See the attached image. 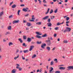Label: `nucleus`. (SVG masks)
Listing matches in <instances>:
<instances>
[{
  "label": "nucleus",
  "mask_w": 73,
  "mask_h": 73,
  "mask_svg": "<svg viewBox=\"0 0 73 73\" xmlns=\"http://www.w3.org/2000/svg\"><path fill=\"white\" fill-rule=\"evenodd\" d=\"M47 36V34H45L44 35L42 36L43 37H46Z\"/></svg>",
  "instance_id": "412c9836"
},
{
  "label": "nucleus",
  "mask_w": 73,
  "mask_h": 73,
  "mask_svg": "<svg viewBox=\"0 0 73 73\" xmlns=\"http://www.w3.org/2000/svg\"><path fill=\"white\" fill-rule=\"evenodd\" d=\"M68 0H65L64 2H65V3H67V2H68Z\"/></svg>",
  "instance_id": "052dcab7"
},
{
  "label": "nucleus",
  "mask_w": 73,
  "mask_h": 73,
  "mask_svg": "<svg viewBox=\"0 0 73 73\" xmlns=\"http://www.w3.org/2000/svg\"><path fill=\"white\" fill-rule=\"evenodd\" d=\"M22 45L23 46H25V47H26L27 46V45L25 44V43H24L22 44Z\"/></svg>",
  "instance_id": "7c9ffc66"
},
{
  "label": "nucleus",
  "mask_w": 73,
  "mask_h": 73,
  "mask_svg": "<svg viewBox=\"0 0 73 73\" xmlns=\"http://www.w3.org/2000/svg\"><path fill=\"white\" fill-rule=\"evenodd\" d=\"M61 73V72L59 71H56L55 72V73Z\"/></svg>",
  "instance_id": "cd10ccee"
},
{
  "label": "nucleus",
  "mask_w": 73,
  "mask_h": 73,
  "mask_svg": "<svg viewBox=\"0 0 73 73\" xmlns=\"http://www.w3.org/2000/svg\"><path fill=\"white\" fill-rule=\"evenodd\" d=\"M19 20L14 21L13 22V24H15V23H19Z\"/></svg>",
  "instance_id": "39448f33"
},
{
  "label": "nucleus",
  "mask_w": 73,
  "mask_h": 73,
  "mask_svg": "<svg viewBox=\"0 0 73 73\" xmlns=\"http://www.w3.org/2000/svg\"><path fill=\"white\" fill-rule=\"evenodd\" d=\"M54 37H56L57 36V34H54Z\"/></svg>",
  "instance_id": "09e8293b"
},
{
  "label": "nucleus",
  "mask_w": 73,
  "mask_h": 73,
  "mask_svg": "<svg viewBox=\"0 0 73 73\" xmlns=\"http://www.w3.org/2000/svg\"><path fill=\"white\" fill-rule=\"evenodd\" d=\"M29 15V14H27L25 15V17H27Z\"/></svg>",
  "instance_id": "49530a36"
},
{
  "label": "nucleus",
  "mask_w": 73,
  "mask_h": 73,
  "mask_svg": "<svg viewBox=\"0 0 73 73\" xmlns=\"http://www.w3.org/2000/svg\"><path fill=\"white\" fill-rule=\"evenodd\" d=\"M43 5L44 7H47V5H46L44 4Z\"/></svg>",
  "instance_id": "680f3d73"
},
{
  "label": "nucleus",
  "mask_w": 73,
  "mask_h": 73,
  "mask_svg": "<svg viewBox=\"0 0 73 73\" xmlns=\"http://www.w3.org/2000/svg\"><path fill=\"white\" fill-rule=\"evenodd\" d=\"M49 18V16H47L42 18L43 20H46Z\"/></svg>",
  "instance_id": "423d86ee"
},
{
  "label": "nucleus",
  "mask_w": 73,
  "mask_h": 73,
  "mask_svg": "<svg viewBox=\"0 0 73 73\" xmlns=\"http://www.w3.org/2000/svg\"><path fill=\"white\" fill-rule=\"evenodd\" d=\"M27 27H30V26L32 25V24H31V23H27Z\"/></svg>",
  "instance_id": "9d476101"
},
{
  "label": "nucleus",
  "mask_w": 73,
  "mask_h": 73,
  "mask_svg": "<svg viewBox=\"0 0 73 73\" xmlns=\"http://www.w3.org/2000/svg\"><path fill=\"white\" fill-rule=\"evenodd\" d=\"M52 17H51V20H52V19H54V17H55L54 16H52Z\"/></svg>",
  "instance_id": "2f4dec72"
},
{
  "label": "nucleus",
  "mask_w": 73,
  "mask_h": 73,
  "mask_svg": "<svg viewBox=\"0 0 73 73\" xmlns=\"http://www.w3.org/2000/svg\"><path fill=\"white\" fill-rule=\"evenodd\" d=\"M68 69H72V70H73V66H68L67 67Z\"/></svg>",
  "instance_id": "20e7f679"
},
{
  "label": "nucleus",
  "mask_w": 73,
  "mask_h": 73,
  "mask_svg": "<svg viewBox=\"0 0 73 73\" xmlns=\"http://www.w3.org/2000/svg\"><path fill=\"white\" fill-rule=\"evenodd\" d=\"M19 55H18L17 56L15 57L14 58V59L15 60H16V59H17V58H19Z\"/></svg>",
  "instance_id": "c85d7f7f"
},
{
  "label": "nucleus",
  "mask_w": 73,
  "mask_h": 73,
  "mask_svg": "<svg viewBox=\"0 0 73 73\" xmlns=\"http://www.w3.org/2000/svg\"><path fill=\"white\" fill-rule=\"evenodd\" d=\"M13 1L10 3V6H11V5H12V4H13Z\"/></svg>",
  "instance_id": "de8ad7c7"
},
{
  "label": "nucleus",
  "mask_w": 73,
  "mask_h": 73,
  "mask_svg": "<svg viewBox=\"0 0 73 73\" xmlns=\"http://www.w3.org/2000/svg\"><path fill=\"white\" fill-rule=\"evenodd\" d=\"M42 23L41 22H38V23H36V25H41V24Z\"/></svg>",
  "instance_id": "f3484780"
},
{
  "label": "nucleus",
  "mask_w": 73,
  "mask_h": 73,
  "mask_svg": "<svg viewBox=\"0 0 73 73\" xmlns=\"http://www.w3.org/2000/svg\"><path fill=\"white\" fill-rule=\"evenodd\" d=\"M29 52V50H23V53H28Z\"/></svg>",
  "instance_id": "9b49d317"
},
{
  "label": "nucleus",
  "mask_w": 73,
  "mask_h": 73,
  "mask_svg": "<svg viewBox=\"0 0 73 73\" xmlns=\"http://www.w3.org/2000/svg\"><path fill=\"white\" fill-rule=\"evenodd\" d=\"M34 46H31L29 49V51H31V50L33 49V48H34Z\"/></svg>",
  "instance_id": "0eeeda50"
},
{
  "label": "nucleus",
  "mask_w": 73,
  "mask_h": 73,
  "mask_svg": "<svg viewBox=\"0 0 73 73\" xmlns=\"http://www.w3.org/2000/svg\"><path fill=\"white\" fill-rule=\"evenodd\" d=\"M20 12V10H19L18 11V15H20L19 13Z\"/></svg>",
  "instance_id": "c9c22d12"
},
{
  "label": "nucleus",
  "mask_w": 73,
  "mask_h": 73,
  "mask_svg": "<svg viewBox=\"0 0 73 73\" xmlns=\"http://www.w3.org/2000/svg\"><path fill=\"white\" fill-rule=\"evenodd\" d=\"M36 55H33L32 57V58H35V57H36Z\"/></svg>",
  "instance_id": "a19ab883"
},
{
  "label": "nucleus",
  "mask_w": 73,
  "mask_h": 73,
  "mask_svg": "<svg viewBox=\"0 0 73 73\" xmlns=\"http://www.w3.org/2000/svg\"><path fill=\"white\" fill-rule=\"evenodd\" d=\"M36 38H42L41 36L37 35H36Z\"/></svg>",
  "instance_id": "2eb2a0df"
},
{
  "label": "nucleus",
  "mask_w": 73,
  "mask_h": 73,
  "mask_svg": "<svg viewBox=\"0 0 73 73\" xmlns=\"http://www.w3.org/2000/svg\"><path fill=\"white\" fill-rule=\"evenodd\" d=\"M23 23H27V22L26 21H25V20H24L23 21Z\"/></svg>",
  "instance_id": "338daca9"
},
{
  "label": "nucleus",
  "mask_w": 73,
  "mask_h": 73,
  "mask_svg": "<svg viewBox=\"0 0 73 73\" xmlns=\"http://www.w3.org/2000/svg\"><path fill=\"white\" fill-rule=\"evenodd\" d=\"M43 2L44 3H47L45 0H43Z\"/></svg>",
  "instance_id": "c03bdc74"
},
{
  "label": "nucleus",
  "mask_w": 73,
  "mask_h": 73,
  "mask_svg": "<svg viewBox=\"0 0 73 73\" xmlns=\"http://www.w3.org/2000/svg\"><path fill=\"white\" fill-rule=\"evenodd\" d=\"M23 39H24V40H26V39H27L26 36H23Z\"/></svg>",
  "instance_id": "e433bc0d"
},
{
  "label": "nucleus",
  "mask_w": 73,
  "mask_h": 73,
  "mask_svg": "<svg viewBox=\"0 0 73 73\" xmlns=\"http://www.w3.org/2000/svg\"><path fill=\"white\" fill-rule=\"evenodd\" d=\"M41 42H42L41 41H40L39 42L38 41H37L36 42V43L37 44H41Z\"/></svg>",
  "instance_id": "5701e85b"
},
{
  "label": "nucleus",
  "mask_w": 73,
  "mask_h": 73,
  "mask_svg": "<svg viewBox=\"0 0 73 73\" xmlns=\"http://www.w3.org/2000/svg\"><path fill=\"white\" fill-rule=\"evenodd\" d=\"M24 6H25V5L24 4H22L20 5L21 7H24Z\"/></svg>",
  "instance_id": "603ef678"
},
{
  "label": "nucleus",
  "mask_w": 73,
  "mask_h": 73,
  "mask_svg": "<svg viewBox=\"0 0 73 73\" xmlns=\"http://www.w3.org/2000/svg\"><path fill=\"white\" fill-rule=\"evenodd\" d=\"M27 41L29 42H31V41H32V39L31 38H27Z\"/></svg>",
  "instance_id": "1a4fd4ad"
},
{
  "label": "nucleus",
  "mask_w": 73,
  "mask_h": 73,
  "mask_svg": "<svg viewBox=\"0 0 73 73\" xmlns=\"http://www.w3.org/2000/svg\"><path fill=\"white\" fill-rule=\"evenodd\" d=\"M63 42L64 43H65L66 44V43H68V41H67V40H64Z\"/></svg>",
  "instance_id": "473e14b6"
},
{
  "label": "nucleus",
  "mask_w": 73,
  "mask_h": 73,
  "mask_svg": "<svg viewBox=\"0 0 73 73\" xmlns=\"http://www.w3.org/2000/svg\"><path fill=\"white\" fill-rule=\"evenodd\" d=\"M13 17V16L12 15H10L9 16V19H10V18H11V17Z\"/></svg>",
  "instance_id": "a18cd8bd"
},
{
  "label": "nucleus",
  "mask_w": 73,
  "mask_h": 73,
  "mask_svg": "<svg viewBox=\"0 0 73 73\" xmlns=\"http://www.w3.org/2000/svg\"><path fill=\"white\" fill-rule=\"evenodd\" d=\"M46 49L48 50H49V51L50 50V48L49 47H46Z\"/></svg>",
  "instance_id": "393cba45"
},
{
  "label": "nucleus",
  "mask_w": 73,
  "mask_h": 73,
  "mask_svg": "<svg viewBox=\"0 0 73 73\" xmlns=\"http://www.w3.org/2000/svg\"><path fill=\"white\" fill-rule=\"evenodd\" d=\"M68 31L67 30V29L65 30L64 31V33H65V32Z\"/></svg>",
  "instance_id": "8fccbe9b"
},
{
  "label": "nucleus",
  "mask_w": 73,
  "mask_h": 73,
  "mask_svg": "<svg viewBox=\"0 0 73 73\" xmlns=\"http://www.w3.org/2000/svg\"><path fill=\"white\" fill-rule=\"evenodd\" d=\"M48 25V27H52V23H47V24Z\"/></svg>",
  "instance_id": "ddd939ff"
},
{
  "label": "nucleus",
  "mask_w": 73,
  "mask_h": 73,
  "mask_svg": "<svg viewBox=\"0 0 73 73\" xmlns=\"http://www.w3.org/2000/svg\"><path fill=\"white\" fill-rule=\"evenodd\" d=\"M9 34H11V33L9 32H6V33L5 34V35H8Z\"/></svg>",
  "instance_id": "c756f323"
},
{
  "label": "nucleus",
  "mask_w": 73,
  "mask_h": 73,
  "mask_svg": "<svg viewBox=\"0 0 73 73\" xmlns=\"http://www.w3.org/2000/svg\"><path fill=\"white\" fill-rule=\"evenodd\" d=\"M48 22L49 23H50V19H48V20H47Z\"/></svg>",
  "instance_id": "58836bf2"
},
{
  "label": "nucleus",
  "mask_w": 73,
  "mask_h": 73,
  "mask_svg": "<svg viewBox=\"0 0 73 73\" xmlns=\"http://www.w3.org/2000/svg\"><path fill=\"white\" fill-rule=\"evenodd\" d=\"M66 29H67L68 32H70L71 30V28L69 27H66Z\"/></svg>",
  "instance_id": "6e6552de"
},
{
  "label": "nucleus",
  "mask_w": 73,
  "mask_h": 73,
  "mask_svg": "<svg viewBox=\"0 0 73 73\" xmlns=\"http://www.w3.org/2000/svg\"><path fill=\"white\" fill-rule=\"evenodd\" d=\"M53 12V9H52L50 12V14H51V13H52Z\"/></svg>",
  "instance_id": "bb28decb"
},
{
  "label": "nucleus",
  "mask_w": 73,
  "mask_h": 73,
  "mask_svg": "<svg viewBox=\"0 0 73 73\" xmlns=\"http://www.w3.org/2000/svg\"><path fill=\"white\" fill-rule=\"evenodd\" d=\"M19 70H20V71H21V70L22 69L21 68H19Z\"/></svg>",
  "instance_id": "bf43d9fd"
},
{
  "label": "nucleus",
  "mask_w": 73,
  "mask_h": 73,
  "mask_svg": "<svg viewBox=\"0 0 73 73\" xmlns=\"http://www.w3.org/2000/svg\"><path fill=\"white\" fill-rule=\"evenodd\" d=\"M53 70V67L50 68V70L49 71V73H52L51 72L52 71V70Z\"/></svg>",
  "instance_id": "f8f14e48"
},
{
  "label": "nucleus",
  "mask_w": 73,
  "mask_h": 73,
  "mask_svg": "<svg viewBox=\"0 0 73 73\" xmlns=\"http://www.w3.org/2000/svg\"><path fill=\"white\" fill-rule=\"evenodd\" d=\"M70 23V22L69 21H67L66 22V23L67 24H69Z\"/></svg>",
  "instance_id": "3c124183"
},
{
  "label": "nucleus",
  "mask_w": 73,
  "mask_h": 73,
  "mask_svg": "<svg viewBox=\"0 0 73 73\" xmlns=\"http://www.w3.org/2000/svg\"><path fill=\"white\" fill-rule=\"evenodd\" d=\"M31 44H35V42H31Z\"/></svg>",
  "instance_id": "864d4df0"
},
{
  "label": "nucleus",
  "mask_w": 73,
  "mask_h": 73,
  "mask_svg": "<svg viewBox=\"0 0 73 73\" xmlns=\"http://www.w3.org/2000/svg\"><path fill=\"white\" fill-rule=\"evenodd\" d=\"M38 1H39V3L41 4V1L40 0H38Z\"/></svg>",
  "instance_id": "4d7b16f0"
},
{
  "label": "nucleus",
  "mask_w": 73,
  "mask_h": 73,
  "mask_svg": "<svg viewBox=\"0 0 73 73\" xmlns=\"http://www.w3.org/2000/svg\"><path fill=\"white\" fill-rule=\"evenodd\" d=\"M54 61H55L56 62V63H57V62H58V61H57V59H55L54 60Z\"/></svg>",
  "instance_id": "4c0bfd02"
},
{
  "label": "nucleus",
  "mask_w": 73,
  "mask_h": 73,
  "mask_svg": "<svg viewBox=\"0 0 73 73\" xmlns=\"http://www.w3.org/2000/svg\"><path fill=\"white\" fill-rule=\"evenodd\" d=\"M61 25V23H60L58 22L57 24V25Z\"/></svg>",
  "instance_id": "37998d69"
},
{
  "label": "nucleus",
  "mask_w": 73,
  "mask_h": 73,
  "mask_svg": "<svg viewBox=\"0 0 73 73\" xmlns=\"http://www.w3.org/2000/svg\"><path fill=\"white\" fill-rule=\"evenodd\" d=\"M58 27H56L54 28L55 30H58Z\"/></svg>",
  "instance_id": "79ce46f5"
},
{
  "label": "nucleus",
  "mask_w": 73,
  "mask_h": 73,
  "mask_svg": "<svg viewBox=\"0 0 73 73\" xmlns=\"http://www.w3.org/2000/svg\"><path fill=\"white\" fill-rule=\"evenodd\" d=\"M53 64H54L53 61H52L50 64V65H53Z\"/></svg>",
  "instance_id": "72a5a7b5"
},
{
  "label": "nucleus",
  "mask_w": 73,
  "mask_h": 73,
  "mask_svg": "<svg viewBox=\"0 0 73 73\" xmlns=\"http://www.w3.org/2000/svg\"><path fill=\"white\" fill-rule=\"evenodd\" d=\"M55 47H54L52 49V50H54V49H55Z\"/></svg>",
  "instance_id": "0e129e2a"
},
{
  "label": "nucleus",
  "mask_w": 73,
  "mask_h": 73,
  "mask_svg": "<svg viewBox=\"0 0 73 73\" xmlns=\"http://www.w3.org/2000/svg\"><path fill=\"white\" fill-rule=\"evenodd\" d=\"M69 19H70V18L69 17H66V21H68V20H69Z\"/></svg>",
  "instance_id": "a878e982"
},
{
  "label": "nucleus",
  "mask_w": 73,
  "mask_h": 73,
  "mask_svg": "<svg viewBox=\"0 0 73 73\" xmlns=\"http://www.w3.org/2000/svg\"><path fill=\"white\" fill-rule=\"evenodd\" d=\"M36 33L38 35H42V34H40V33L38 32H36Z\"/></svg>",
  "instance_id": "6ab92c4d"
},
{
  "label": "nucleus",
  "mask_w": 73,
  "mask_h": 73,
  "mask_svg": "<svg viewBox=\"0 0 73 73\" xmlns=\"http://www.w3.org/2000/svg\"><path fill=\"white\" fill-rule=\"evenodd\" d=\"M25 58L24 57H23V56H22V59L23 60H25Z\"/></svg>",
  "instance_id": "13d9d810"
},
{
  "label": "nucleus",
  "mask_w": 73,
  "mask_h": 73,
  "mask_svg": "<svg viewBox=\"0 0 73 73\" xmlns=\"http://www.w3.org/2000/svg\"><path fill=\"white\" fill-rule=\"evenodd\" d=\"M19 49H17L16 53H18V52H19Z\"/></svg>",
  "instance_id": "6e6d98bb"
},
{
  "label": "nucleus",
  "mask_w": 73,
  "mask_h": 73,
  "mask_svg": "<svg viewBox=\"0 0 73 73\" xmlns=\"http://www.w3.org/2000/svg\"><path fill=\"white\" fill-rule=\"evenodd\" d=\"M18 40H19V41H20L21 43H22V42H23V40H21V38H19Z\"/></svg>",
  "instance_id": "a211bd4d"
},
{
  "label": "nucleus",
  "mask_w": 73,
  "mask_h": 73,
  "mask_svg": "<svg viewBox=\"0 0 73 73\" xmlns=\"http://www.w3.org/2000/svg\"><path fill=\"white\" fill-rule=\"evenodd\" d=\"M3 13H4V12H3V11H2L0 13V17H1V16H2L3 15Z\"/></svg>",
  "instance_id": "dca6fc26"
},
{
  "label": "nucleus",
  "mask_w": 73,
  "mask_h": 73,
  "mask_svg": "<svg viewBox=\"0 0 73 73\" xmlns=\"http://www.w3.org/2000/svg\"><path fill=\"white\" fill-rule=\"evenodd\" d=\"M40 72V70H37L36 72Z\"/></svg>",
  "instance_id": "e2e57ef3"
},
{
  "label": "nucleus",
  "mask_w": 73,
  "mask_h": 73,
  "mask_svg": "<svg viewBox=\"0 0 73 73\" xmlns=\"http://www.w3.org/2000/svg\"><path fill=\"white\" fill-rule=\"evenodd\" d=\"M59 69L60 70H64V69H65V68L63 67H61L59 68Z\"/></svg>",
  "instance_id": "4468645a"
},
{
  "label": "nucleus",
  "mask_w": 73,
  "mask_h": 73,
  "mask_svg": "<svg viewBox=\"0 0 73 73\" xmlns=\"http://www.w3.org/2000/svg\"><path fill=\"white\" fill-rule=\"evenodd\" d=\"M30 21H34V20H30Z\"/></svg>",
  "instance_id": "69168bd1"
},
{
  "label": "nucleus",
  "mask_w": 73,
  "mask_h": 73,
  "mask_svg": "<svg viewBox=\"0 0 73 73\" xmlns=\"http://www.w3.org/2000/svg\"><path fill=\"white\" fill-rule=\"evenodd\" d=\"M16 5H14L12 6V8H16Z\"/></svg>",
  "instance_id": "aec40b11"
},
{
  "label": "nucleus",
  "mask_w": 73,
  "mask_h": 73,
  "mask_svg": "<svg viewBox=\"0 0 73 73\" xmlns=\"http://www.w3.org/2000/svg\"><path fill=\"white\" fill-rule=\"evenodd\" d=\"M58 11V9H56L54 11V13H57V11Z\"/></svg>",
  "instance_id": "f704fd0d"
},
{
  "label": "nucleus",
  "mask_w": 73,
  "mask_h": 73,
  "mask_svg": "<svg viewBox=\"0 0 73 73\" xmlns=\"http://www.w3.org/2000/svg\"><path fill=\"white\" fill-rule=\"evenodd\" d=\"M46 44L45 43L42 44L41 46V48H42V49H45V46H46Z\"/></svg>",
  "instance_id": "7ed1b4c3"
},
{
  "label": "nucleus",
  "mask_w": 73,
  "mask_h": 73,
  "mask_svg": "<svg viewBox=\"0 0 73 73\" xmlns=\"http://www.w3.org/2000/svg\"><path fill=\"white\" fill-rule=\"evenodd\" d=\"M45 42L48 46H50L52 44V43H51V41L50 40H47L45 41Z\"/></svg>",
  "instance_id": "f257e3e1"
},
{
  "label": "nucleus",
  "mask_w": 73,
  "mask_h": 73,
  "mask_svg": "<svg viewBox=\"0 0 73 73\" xmlns=\"http://www.w3.org/2000/svg\"><path fill=\"white\" fill-rule=\"evenodd\" d=\"M12 73H16V71L15 69H14L12 70Z\"/></svg>",
  "instance_id": "4be33fe9"
},
{
  "label": "nucleus",
  "mask_w": 73,
  "mask_h": 73,
  "mask_svg": "<svg viewBox=\"0 0 73 73\" xmlns=\"http://www.w3.org/2000/svg\"><path fill=\"white\" fill-rule=\"evenodd\" d=\"M11 26H10L8 27V30H11Z\"/></svg>",
  "instance_id": "b1692460"
},
{
  "label": "nucleus",
  "mask_w": 73,
  "mask_h": 73,
  "mask_svg": "<svg viewBox=\"0 0 73 73\" xmlns=\"http://www.w3.org/2000/svg\"><path fill=\"white\" fill-rule=\"evenodd\" d=\"M28 9H29V8H26L25 9L24 8H23V11H24V12H31V10H28Z\"/></svg>",
  "instance_id": "f03ea898"
},
{
  "label": "nucleus",
  "mask_w": 73,
  "mask_h": 73,
  "mask_svg": "<svg viewBox=\"0 0 73 73\" xmlns=\"http://www.w3.org/2000/svg\"><path fill=\"white\" fill-rule=\"evenodd\" d=\"M11 45H13V43L12 42H10L9 44V46H11Z\"/></svg>",
  "instance_id": "ea45409f"
},
{
  "label": "nucleus",
  "mask_w": 73,
  "mask_h": 73,
  "mask_svg": "<svg viewBox=\"0 0 73 73\" xmlns=\"http://www.w3.org/2000/svg\"><path fill=\"white\" fill-rule=\"evenodd\" d=\"M44 73H48V72H47L46 71V70H45L44 71Z\"/></svg>",
  "instance_id": "774afa93"
},
{
  "label": "nucleus",
  "mask_w": 73,
  "mask_h": 73,
  "mask_svg": "<svg viewBox=\"0 0 73 73\" xmlns=\"http://www.w3.org/2000/svg\"><path fill=\"white\" fill-rule=\"evenodd\" d=\"M31 19L32 20H35V19L34 17H32V18H31Z\"/></svg>",
  "instance_id": "5fc2aeb1"
}]
</instances>
